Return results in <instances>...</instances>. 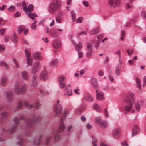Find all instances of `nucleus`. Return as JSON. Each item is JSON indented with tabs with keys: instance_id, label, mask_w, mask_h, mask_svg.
<instances>
[{
	"instance_id": "a18cd8bd",
	"label": "nucleus",
	"mask_w": 146,
	"mask_h": 146,
	"mask_svg": "<svg viewBox=\"0 0 146 146\" xmlns=\"http://www.w3.org/2000/svg\"><path fill=\"white\" fill-rule=\"evenodd\" d=\"M23 106V103L21 102H19L18 103L17 108L18 109L21 108Z\"/></svg>"
},
{
	"instance_id": "473e14b6",
	"label": "nucleus",
	"mask_w": 146,
	"mask_h": 146,
	"mask_svg": "<svg viewBox=\"0 0 146 146\" xmlns=\"http://www.w3.org/2000/svg\"><path fill=\"white\" fill-rule=\"evenodd\" d=\"M82 44L80 43L75 46V49L76 50L78 51L80 50L82 48Z\"/></svg>"
},
{
	"instance_id": "5701e85b",
	"label": "nucleus",
	"mask_w": 146,
	"mask_h": 146,
	"mask_svg": "<svg viewBox=\"0 0 146 146\" xmlns=\"http://www.w3.org/2000/svg\"><path fill=\"white\" fill-rule=\"evenodd\" d=\"M53 46L56 48H59L61 46V43L59 41H55L53 43Z\"/></svg>"
},
{
	"instance_id": "393cba45",
	"label": "nucleus",
	"mask_w": 146,
	"mask_h": 146,
	"mask_svg": "<svg viewBox=\"0 0 146 146\" xmlns=\"http://www.w3.org/2000/svg\"><path fill=\"white\" fill-rule=\"evenodd\" d=\"M85 99L89 100H94L93 97L89 94H85Z\"/></svg>"
},
{
	"instance_id": "0eeeda50",
	"label": "nucleus",
	"mask_w": 146,
	"mask_h": 146,
	"mask_svg": "<svg viewBox=\"0 0 146 146\" xmlns=\"http://www.w3.org/2000/svg\"><path fill=\"white\" fill-rule=\"evenodd\" d=\"M40 120V119L38 118L34 119L33 120L31 119H27L26 121L27 126L29 128L33 126L34 122H38Z\"/></svg>"
},
{
	"instance_id": "864d4df0",
	"label": "nucleus",
	"mask_w": 146,
	"mask_h": 146,
	"mask_svg": "<svg viewBox=\"0 0 146 146\" xmlns=\"http://www.w3.org/2000/svg\"><path fill=\"white\" fill-rule=\"evenodd\" d=\"M5 29H0V35H3L5 33Z\"/></svg>"
},
{
	"instance_id": "bf43d9fd",
	"label": "nucleus",
	"mask_w": 146,
	"mask_h": 146,
	"mask_svg": "<svg viewBox=\"0 0 146 146\" xmlns=\"http://www.w3.org/2000/svg\"><path fill=\"white\" fill-rule=\"evenodd\" d=\"M129 50H130L129 49H127V51L128 53L129 56H130L134 52V51L133 50H132L130 52H129Z\"/></svg>"
},
{
	"instance_id": "49530a36",
	"label": "nucleus",
	"mask_w": 146,
	"mask_h": 146,
	"mask_svg": "<svg viewBox=\"0 0 146 146\" xmlns=\"http://www.w3.org/2000/svg\"><path fill=\"white\" fill-rule=\"evenodd\" d=\"M54 135H55L54 136L55 140L56 141H57L60 139V135L58 133H56Z\"/></svg>"
},
{
	"instance_id": "f704fd0d",
	"label": "nucleus",
	"mask_w": 146,
	"mask_h": 146,
	"mask_svg": "<svg viewBox=\"0 0 146 146\" xmlns=\"http://www.w3.org/2000/svg\"><path fill=\"white\" fill-rule=\"evenodd\" d=\"M15 7L14 6H11L9 8H8L7 10L9 12H13L15 10Z\"/></svg>"
},
{
	"instance_id": "f3484780",
	"label": "nucleus",
	"mask_w": 146,
	"mask_h": 146,
	"mask_svg": "<svg viewBox=\"0 0 146 146\" xmlns=\"http://www.w3.org/2000/svg\"><path fill=\"white\" fill-rule=\"evenodd\" d=\"M6 95L8 100H11L13 99L14 94L11 90H8L6 92Z\"/></svg>"
},
{
	"instance_id": "de8ad7c7",
	"label": "nucleus",
	"mask_w": 146,
	"mask_h": 146,
	"mask_svg": "<svg viewBox=\"0 0 146 146\" xmlns=\"http://www.w3.org/2000/svg\"><path fill=\"white\" fill-rule=\"evenodd\" d=\"M5 50V46L4 45H0V51L3 52Z\"/></svg>"
},
{
	"instance_id": "dca6fc26",
	"label": "nucleus",
	"mask_w": 146,
	"mask_h": 146,
	"mask_svg": "<svg viewBox=\"0 0 146 146\" xmlns=\"http://www.w3.org/2000/svg\"><path fill=\"white\" fill-rule=\"evenodd\" d=\"M21 76L22 78L25 81H27L29 79L28 72L27 71H24L21 73Z\"/></svg>"
},
{
	"instance_id": "5fc2aeb1",
	"label": "nucleus",
	"mask_w": 146,
	"mask_h": 146,
	"mask_svg": "<svg viewBox=\"0 0 146 146\" xmlns=\"http://www.w3.org/2000/svg\"><path fill=\"white\" fill-rule=\"evenodd\" d=\"M88 51L86 55L88 57L90 56L92 54V50H88Z\"/></svg>"
},
{
	"instance_id": "b1692460",
	"label": "nucleus",
	"mask_w": 146,
	"mask_h": 146,
	"mask_svg": "<svg viewBox=\"0 0 146 146\" xmlns=\"http://www.w3.org/2000/svg\"><path fill=\"white\" fill-rule=\"evenodd\" d=\"M93 109L96 111L100 112L101 111V109L99 106L96 104H94L93 106Z\"/></svg>"
},
{
	"instance_id": "c03bdc74",
	"label": "nucleus",
	"mask_w": 146,
	"mask_h": 146,
	"mask_svg": "<svg viewBox=\"0 0 146 146\" xmlns=\"http://www.w3.org/2000/svg\"><path fill=\"white\" fill-rule=\"evenodd\" d=\"M83 20V19L81 17L78 18L76 20V22L77 23H81Z\"/></svg>"
},
{
	"instance_id": "58836bf2",
	"label": "nucleus",
	"mask_w": 146,
	"mask_h": 146,
	"mask_svg": "<svg viewBox=\"0 0 146 146\" xmlns=\"http://www.w3.org/2000/svg\"><path fill=\"white\" fill-rule=\"evenodd\" d=\"M42 135H41L40 137L39 138L38 140L36 141H35L34 142V144L35 145H39L41 141V139H42Z\"/></svg>"
},
{
	"instance_id": "412c9836",
	"label": "nucleus",
	"mask_w": 146,
	"mask_h": 146,
	"mask_svg": "<svg viewBox=\"0 0 146 146\" xmlns=\"http://www.w3.org/2000/svg\"><path fill=\"white\" fill-rule=\"evenodd\" d=\"M40 53L35 52L33 53V55L34 58H36L38 60H41L42 59L41 57L40 56Z\"/></svg>"
},
{
	"instance_id": "2f4dec72",
	"label": "nucleus",
	"mask_w": 146,
	"mask_h": 146,
	"mask_svg": "<svg viewBox=\"0 0 146 146\" xmlns=\"http://www.w3.org/2000/svg\"><path fill=\"white\" fill-rule=\"evenodd\" d=\"M99 29L98 28L94 29L90 31V34L93 35L95 33H98L99 32Z\"/></svg>"
},
{
	"instance_id": "0e129e2a",
	"label": "nucleus",
	"mask_w": 146,
	"mask_h": 146,
	"mask_svg": "<svg viewBox=\"0 0 146 146\" xmlns=\"http://www.w3.org/2000/svg\"><path fill=\"white\" fill-rule=\"evenodd\" d=\"M2 24L3 25L5 24V23L4 20L1 17L0 18V25H1Z\"/></svg>"
},
{
	"instance_id": "6e6552de",
	"label": "nucleus",
	"mask_w": 146,
	"mask_h": 146,
	"mask_svg": "<svg viewBox=\"0 0 146 146\" xmlns=\"http://www.w3.org/2000/svg\"><path fill=\"white\" fill-rule=\"evenodd\" d=\"M108 3L111 7H116L120 5V0H108Z\"/></svg>"
},
{
	"instance_id": "774afa93",
	"label": "nucleus",
	"mask_w": 146,
	"mask_h": 146,
	"mask_svg": "<svg viewBox=\"0 0 146 146\" xmlns=\"http://www.w3.org/2000/svg\"><path fill=\"white\" fill-rule=\"evenodd\" d=\"M20 13L19 12H16L14 14V16L15 17H19L20 15Z\"/></svg>"
},
{
	"instance_id": "aec40b11",
	"label": "nucleus",
	"mask_w": 146,
	"mask_h": 146,
	"mask_svg": "<svg viewBox=\"0 0 146 146\" xmlns=\"http://www.w3.org/2000/svg\"><path fill=\"white\" fill-rule=\"evenodd\" d=\"M27 10L26 11H24L26 13H29L30 12L32 11L33 10V5L30 4L29 5L28 7H27L26 8Z\"/></svg>"
},
{
	"instance_id": "338daca9",
	"label": "nucleus",
	"mask_w": 146,
	"mask_h": 146,
	"mask_svg": "<svg viewBox=\"0 0 146 146\" xmlns=\"http://www.w3.org/2000/svg\"><path fill=\"white\" fill-rule=\"evenodd\" d=\"M78 58H81L83 57V53L82 52H80L78 53Z\"/></svg>"
},
{
	"instance_id": "a19ab883",
	"label": "nucleus",
	"mask_w": 146,
	"mask_h": 146,
	"mask_svg": "<svg viewBox=\"0 0 146 146\" xmlns=\"http://www.w3.org/2000/svg\"><path fill=\"white\" fill-rule=\"evenodd\" d=\"M71 14L72 19L73 21H74L76 19V14L74 12L72 11H71Z\"/></svg>"
},
{
	"instance_id": "f257e3e1",
	"label": "nucleus",
	"mask_w": 146,
	"mask_h": 146,
	"mask_svg": "<svg viewBox=\"0 0 146 146\" xmlns=\"http://www.w3.org/2000/svg\"><path fill=\"white\" fill-rule=\"evenodd\" d=\"M14 91L15 94L17 95L25 93L27 91V85L24 84L20 86L19 83H15L14 86Z\"/></svg>"
},
{
	"instance_id": "7ed1b4c3",
	"label": "nucleus",
	"mask_w": 146,
	"mask_h": 146,
	"mask_svg": "<svg viewBox=\"0 0 146 146\" xmlns=\"http://www.w3.org/2000/svg\"><path fill=\"white\" fill-rule=\"evenodd\" d=\"M69 113V110L68 109L65 110L64 111L62 116L60 118V125L59 127L57 130V132H60L63 131L65 128L64 124L63 122V120L65 119L67 115Z\"/></svg>"
},
{
	"instance_id": "f8f14e48",
	"label": "nucleus",
	"mask_w": 146,
	"mask_h": 146,
	"mask_svg": "<svg viewBox=\"0 0 146 146\" xmlns=\"http://www.w3.org/2000/svg\"><path fill=\"white\" fill-rule=\"evenodd\" d=\"M140 131V128L139 126L137 125H135L132 129V136L134 137L135 136L139 133Z\"/></svg>"
},
{
	"instance_id": "4be33fe9",
	"label": "nucleus",
	"mask_w": 146,
	"mask_h": 146,
	"mask_svg": "<svg viewBox=\"0 0 146 146\" xmlns=\"http://www.w3.org/2000/svg\"><path fill=\"white\" fill-rule=\"evenodd\" d=\"M99 125L100 127L102 128H105L108 126V124L106 121H102Z\"/></svg>"
},
{
	"instance_id": "20e7f679",
	"label": "nucleus",
	"mask_w": 146,
	"mask_h": 146,
	"mask_svg": "<svg viewBox=\"0 0 146 146\" xmlns=\"http://www.w3.org/2000/svg\"><path fill=\"white\" fill-rule=\"evenodd\" d=\"M59 101H57L54 104L53 107V110L55 113V116L59 117L61 114L62 110L61 105L59 104Z\"/></svg>"
},
{
	"instance_id": "e433bc0d",
	"label": "nucleus",
	"mask_w": 146,
	"mask_h": 146,
	"mask_svg": "<svg viewBox=\"0 0 146 146\" xmlns=\"http://www.w3.org/2000/svg\"><path fill=\"white\" fill-rule=\"evenodd\" d=\"M27 15H28L29 16L30 18H32V17H37V15L35 13H27Z\"/></svg>"
},
{
	"instance_id": "72a5a7b5",
	"label": "nucleus",
	"mask_w": 146,
	"mask_h": 146,
	"mask_svg": "<svg viewBox=\"0 0 146 146\" xmlns=\"http://www.w3.org/2000/svg\"><path fill=\"white\" fill-rule=\"evenodd\" d=\"M0 64L1 65L3 66H5V68L7 69H8L9 68V66L7 64L4 62H1L0 63Z\"/></svg>"
},
{
	"instance_id": "423d86ee",
	"label": "nucleus",
	"mask_w": 146,
	"mask_h": 146,
	"mask_svg": "<svg viewBox=\"0 0 146 146\" xmlns=\"http://www.w3.org/2000/svg\"><path fill=\"white\" fill-rule=\"evenodd\" d=\"M13 121L15 124V125L11 127L10 129H8L3 128V131L4 132H7L9 131L10 133H13L15 132L16 130L17 125L19 123V119L18 117H15L14 118Z\"/></svg>"
},
{
	"instance_id": "052dcab7",
	"label": "nucleus",
	"mask_w": 146,
	"mask_h": 146,
	"mask_svg": "<svg viewBox=\"0 0 146 146\" xmlns=\"http://www.w3.org/2000/svg\"><path fill=\"white\" fill-rule=\"evenodd\" d=\"M37 26L34 23H32L31 25V27L33 30H35Z\"/></svg>"
},
{
	"instance_id": "9b49d317",
	"label": "nucleus",
	"mask_w": 146,
	"mask_h": 146,
	"mask_svg": "<svg viewBox=\"0 0 146 146\" xmlns=\"http://www.w3.org/2000/svg\"><path fill=\"white\" fill-rule=\"evenodd\" d=\"M71 86L70 84H68L66 86L65 89V96H70L72 94V90L71 88Z\"/></svg>"
},
{
	"instance_id": "13d9d810",
	"label": "nucleus",
	"mask_w": 146,
	"mask_h": 146,
	"mask_svg": "<svg viewBox=\"0 0 146 146\" xmlns=\"http://www.w3.org/2000/svg\"><path fill=\"white\" fill-rule=\"evenodd\" d=\"M51 137H48L46 138V141L45 142V144L48 145L50 142V140L51 139Z\"/></svg>"
},
{
	"instance_id": "ea45409f",
	"label": "nucleus",
	"mask_w": 146,
	"mask_h": 146,
	"mask_svg": "<svg viewBox=\"0 0 146 146\" xmlns=\"http://www.w3.org/2000/svg\"><path fill=\"white\" fill-rule=\"evenodd\" d=\"M59 85L60 87L62 89H63L65 88H66V84L63 82L60 83Z\"/></svg>"
},
{
	"instance_id": "8fccbe9b",
	"label": "nucleus",
	"mask_w": 146,
	"mask_h": 146,
	"mask_svg": "<svg viewBox=\"0 0 146 146\" xmlns=\"http://www.w3.org/2000/svg\"><path fill=\"white\" fill-rule=\"evenodd\" d=\"M142 17L144 19H146V12H143L141 14Z\"/></svg>"
},
{
	"instance_id": "cd10ccee",
	"label": "nucleus",
	"mask_w": 146,
	"mask_h": 146,
	"mask_svg": "<svg viewBox=\"0 0 146 146\" xmlns=\"http://www.w3.org/2000/svg\"><path fill=\"white\" fill-rule=\"evenodd\" d=\"M65 78V77L64 76L60 75L58 77V79L60 83H61L64 81Z\"/></svg>"
},
{
	"instance_id": "4d7b16f0",
	"label": "nucleus",
	"mask_w": 146,
	"mask_h": 146,
	"mask_svg": "<svg viewBox=\"0 0 146 146\" xmlns=\"http://www.w3.org/2000/svg\"><path fill=\"white\" fill-rule=\"evenodd\" d=\"M13 62L15 64V66L17 68H18L19 65L18 64L17 62L16 61V59L14 58L13 59Z\"/></svg>"
},
{
	"instance_id": "6e6d98bb",
	"label": "nucleus",
	"mask_w": 146,
	"mask_h": 146,
	"mask_svg": "<svg viewBox=\"0 0 146 146\" xmlns=\"http://www.w3.org/2000/svg\"><path fill=\"white\" fill-rule=\"evenodd\" d=\"M83 4L86 7H87L89 6V3L88 2L85 1H83Z\"/></svg>"
},
{
	"instance_id": "f03ea898",
	"label": "nucleus",
	"mask_w": 146,
	"mask_h": 146,
	"mask_svg": "<svg viewBox=\"0 0 146 146\" xmlns=\"http://www.w3.org/2000/svg\"><path fill=\"white\" fill-rule=\"evenodd\" d=\"M61 2L58 0H53L50 4L49 11L52 13L55 12L61 6Z\"/></svg>"
},
{
	"instance_id": "6ab92c4d",
	"label": "nucleus",
	"mask_w": 146,
	"mask_h": 146,
	"mask_svg": "<svg viewBox=\"0 0 146 146\" xmlns=\"http://www.w3.org/2000/svg\"><path fill=\"white\" fill-rule=\"evenodd\" d=\"M126 98L127 100H135L133 94L131 92L127 94L126 96Z\"/></svg>"
},
{
	"instance_id": "680f3d73",
	"label": "nucleus",
	"mask_w": 146,
	"mask_h": 146,
	"mask_svg": "<svg viewBox=\"0 0 146 146\" xmlns=\"http://www.w3.org/2000/svg\"><path fill=\"white\" fill-rule=\"evenodd\" d=\"M32 85L33 86H36L37 85L36 80H32Z\"/></svg>"
},
{
	"instance_id": "79ce46f5",
	"label": "nucleus",
	"mask_w": 146,
	"mask_h": 146,
	"mask_svg": "<svg viewBox=\"0 0 146 146\" xmlns=\"http://www.w3.org/2000/svg\"><path fill=\"white\" fill-rule=\"evenodd\" d=\"M22 7L23 9V10L24 11H26V8L27 6L26 5V3L24 1H22Z\"/></svg>"
},
{
	"instance_id": "c9c22d12",
	"label": "nucleus",
	"mask_w": 146,
	"mask_h": 146,
	"mask_svg": "<svg viewBox=\"0 0 146 146\" xmlns=\"http://www.w3.org/2000/svg\"><path fill=\"white\" fill-rule=\"evenodd\" d=\"M58 61L56 60H54L51 62L50 65L52 66H54L56 65Z\"/></svg>"
},
{
	"instance_id": "ddd939ff",
	"label": "nucleus",
	"mask_w": 146,
	"mask_h": 146,
	"mask_svg": "<svg viewBox=\"0 0 146 146\" xmlns=\"http://www.w3.org/2000/svg\"><path fill=\"white\" fill-rule=\"evenodd\" d=\"M25 54L27 56V64L29 65H32V60L31 58H29V57L30 56L31 53L29 50L27 49H25Z\"/></svg>"
},
{
	"instance_id": "603ef678",
	"label": "nucleus",
	"mask_w": 146,
	"mask_h": 146,
	"mask_svg": "<svg viewBox=\"0 0 146 146\" xmlns=\"http://www.w3.org/2000/svg\"><path fill=\"white\" fill-rule=\"evenodd\" d=\"M108 78L110 81L111 82H114V79L112 76L110 75L108 76Z\"/></svg>"
},
{
	"instance_id": "c85d7f7f",
	"label": "nucleus",
	"mask_w": 146,
	"mask_h": 146,
	"mask_svg": "<svg viewBox=\"0 0 146 146\" xmlns=\"http://www.w3.org/2000/svg\"><path fill=\"white\" fill-rule=\"evenodd\" d=\"M11 40L14 42H17L18 41V38L14 34L12 35L11 37Z\"/></svg>"
},
{
	"instance_id": "9d476101",
	"label": "nucleus",
	"mask_w": 146,
	"mask_h": 146,
	"mask_svg": "<svg viewBox=\"0 0 146 146\" xmlns=\"http://www.w3.org/2000/svg\"><path fill=\"white\" fill-rule=\"evenodd\" d=\"M120 129L119 128H116L113 130V137L116 139H119L121 135Z\"/></svg>"
},
{
	"instance_id": "4468645a",
	"label": "nucleus",
	"mask_w": 146,
	"mask_h": 146,
	"mask_svg": "<svg viewBox=\"0 0 146 146\" xmlns=\"http://www.w3.org/2000/svg\"><path fill=\"white\" fill-rule=\"evenodd\" d=\"M96 97L97 100H104V94L102 92L96 90Z\"/></svg>"
},
{
	"instance_id": "69168bd1",
	"label": "nucleus",
	"mask_w": 146,
	"mask_h": 146,
	"mask_svg": "<svg viewBox=\"0 0 146 146\" xmlns=\"http://www.w3.org/2000/svg\"><path fill=\"white\" fill-rule=\"evenodd\" d=\"M20 141L18 143V144L20 145H22L23 144V140L21 138L20 139Z\"/></svg>"
},
{
	"instance_id": "e2e57ef3",
	"label": "nucleus",
	"mask_w": 146,
	"mask_h": 146,
	"mask_svg": "<svg viewBox=\"0 0 146 146\" xmlns=\"http://www.w3.org/2000/svg\"><path fill=\"white\" fill-rule=\"evenodd\" d=\"M121 52L120 50H118L117 52H116L115 54L118 55L119 58H121Z\"/></svg>"
},
{
	"instance_id": "3c124183",
	"label": "nucleus",
	"mask_w": 146,
	"mask_h": 146,
	"mask_svg": "<svg viewBox=\"0 0 146 146\" xmlns=\"http://www.w3.org/2000/svg\"><path fill=\"white\" fill-rule=\"evenodd\" d=\"M103 36L102 35H100L98 37V42H100L101 41V39L103 38Z\"/></svg>"
},
{
	"instance_id": "1a4fd4ad",
	"label": "nucleus",
	"mask_w": 146,
	"mask_h": 146,
	"mask_svg": "<svg viewBox=\"0 0 146 146\" xmlns=\"http://www.w3.org/2000/svg\"><path fill=\"white\" fill-rule=\"evenodd\" d=\"M40 67V64L39 62H35L33 64L32 69L31 72L33 74H36Z\"/></svg>"
},
{
	"instance_id": "4c0bfd02",
	"label": "nucleus",
	"mask_w": 146,
	"mask_h": 146,
	"mask_svg": "<svg viewBox=\"0 0 146 146\" xmlns=\"http://www.w3.org/2000/svg\"><path fill=\"white\" fill-rule=\"evenodd\" d=\"M136 82L137 84V86L138 88L140 89L141 88V85L140 84V80L138 78H136Z\"/></svg>"
},
{
	"instance_id": "7c9ffc66",
	"label": "nucleus",
	"mask_w": 146,
	"mask_h": 146,
	"mask_svg": "<svg viewBox=\"0 0 146 146\" xmlns=\"http://www.w3.org/2000/svg\"><path fill=\"white\" fill-rule=\"evenodd\" d=\"M102 119L100 117H96L95 119V122L96 123L98 124L99 125L101 122Z\"/></svg>"
},
{
	"instance_id": "bb28decb",
	"label": "nucleus",
	"mask_w": 146,
	"mask_h": 146,
	"mask_svg": "<svg viewBox=\"0 0 146 146\" xmlns=\"http://www.w3.org/2000/svg\"><path fill=\"white\" fill-rule=\"evenodd\" d=\"M1 115L2 118H6L8 117L9 113L7 111H4L1 113Z\"/></svg>"
},
{
	"instance_id": "39448f33",
	"label": "nucleus",
	"mask_w": 146,
	"mask_h": 146,
	"mask_svg": "<svg viewBox=\"0 0 146 146\" xmlns=\"http://www.w3.org/2000/svg\"><path fill=\"white\" fill-rule=\"evenodd\" d=\"M134 103L135 108L137 111H140V106L139 104L137 102H134L133 101H128L127 105L125 106V110L128 111L132 108V105Z\"/></svg>"
},
{
	"instance_id": "c756f323",
	"label": "nucleus",
	"mask_w": 146,
	"mask_h": 146,
	"mask_svg": "<svg viewBox=\"0 0 146 146\" xmlns=\"http://www.w3.org/2000/svg\"><path fill=\"white\" fill-rule=\"evenodd\" d=\"M50 33L51 35L53 36H56L58 35L57 32L53 29H51L50 31Z\"/></svg>"
},
{
	"instance_id": "a211bd4d",
	"label": "nucleus",
	"mask_w": 146,
	"mask_h": 146,
	"mask_svg": "<svg viewBox=\"0 0 146 146\" xmlns=\"http://www.w3.org/2000/svg\"><path fill=\"white\" fill-rule=\"evenodd\" d=\"M7 82V78L6 76H3L1 79L0 85L3 86H5Z\"/></svg>"
},
{
	"instance_id": "a878e982",
	"label": "nucleus",
	"mask_w": 146,
	"mask_h": 146,
	"mask_svg": "<svg viewBox=\"0 0 146 146\" xmlns=\"http://www.w3.org/2000/svg\"><path fill=\"white\" fill-rule=\"evenodd\" d=\"M25 29V27L24 26L21 25L19 26L17 29V31L18 33L20 34L22 31L24 30Z\"/></svg>"
},
{
	"instance_id": "09e8293b",
	"label": "nucleus",
	"mask_w": 146,
	"mask_h": 146,
	"mask_svg": "<svg viewBox=\"0 0 146 146\" xmlns=\"http://www.w3.org/2000/svg\"><path fill=\"white\" fill-rule=\"evenodd\" d=\"M56 21L59 23L61 22L62 21V19L61 17L59 16H57L56 18Z\"/></svg>"
},
{
	"instance_id": "37998d69",
	"label": "nucleus",
	"mask_w": 146,
	"mask_h": 146,
	"mask_svg": "<svg viewBox=\"0 0 146 146\" xmlns=\"http://www.w3.org/2000/svg\"><path fill=\"white\" fill-rule=\"evenodd\" d=\"M87 48L88 50H92V44L91 43H88L87 44Z\"/></svg>"
},
{
	"instance_id": "2eb2a0df",
	"label": "nucleus",
	"mask_w": 146,
	"mask_h": 146,
	"mask_svg": "<svg viewBox=\"0 0 146 146\" xmlns=\"http://www.w3.org/2000/svg\"><path fill=\"white\" fill-rule=\"evenodd\" d=\"M47 72L46 70H44L41 73L40 76V79L42 80H46L48 78Z\"/></svg>"
}]
</instances>
